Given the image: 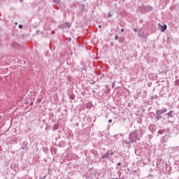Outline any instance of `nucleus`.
Masks as SVG:
<instances>
[{
    "label": "nucleus",
    "mask_w": 179,
    "mask_h": 179,
    "mask_svg": "<svg viewBox=\"0 0 179 179\" xmlns=\"http://www.w3.org/2000/svg\"><path fill=\"white\" fill-rule=\"evenodd\" d=\"M138 130H134L129 135V141L124 140V142L126 145H132V143H135L136 141H139V137L138 136Z\"/></svg>",
    "instance_id": "1"
},
{
    "label": "nucleus",
    "mask_w": 179,
    "mask_h": 179,
    "mask_svg": "<svg viewBox=\"0 0 179 179\" xmlns=\"http://www.w3.org/2000/svg\"><path fill=\"white\" fill-rule=\"evenodd\" d=\"M113 155H114V151H113V150H109L105 154L101 155V159H108L110 160V159L113 157Z\"/></svg>",
    "instance_id": "2"
},
{
    "label": "nucleus",
    "mask_w": 179,
    "mask_h": 179,
    "mask_svg": "<svg viewBox=\"0 0 179 179\" xmlns=\"http://www.w3.org/2000/svg\"><path fill=\"white\" fill-rule=\"evenodd\" d=\"M170 138V135L169 133H166L165 135L161 139V143H167L169 142V138Z\"/></svg>",
    "instance_id": "3"
},
{
    "label": "nucleus",
    "mask_w": 179,
    "mask_h": 179,
    "mask_svg": "<svg viewBox=\"0 0 179 179\" xmlns=\"http://www.w3.org/2000/svg\"><path fill=\"white\" fill-rule=\"evenodd\" d=\"M11 47L14 50H20V48H22V45H20V44L17 43V42H16V41L12 42Z\"/></svg>",
    "instance_id": "4"
},
{
    "label": "nucleus",
    "mask_w": 179,
    "mask_h": 179,
    "mask_svg": "<svg viewBox=\"0 0 179 179\" xmlns=\"http://www.w3.org/2000/svg\"><path fill=\"white\" fill-rule=\"evenodd\" d=\"M148 12H151V10H153V8L150 6H149V7H146V6L140 7V10H141V12H148Z\"/></svg>",
    "instance_id": "5"
},
{
    "label": "nucleus",
    "mask_w": 179,
    "mask_h": 179,
    "mask_svg": "<svg viewBox=\"0 0 179 179\" xmlns=\"http://www.w3.org/2000/svg\"><path fill=\"white\" fill-rule=\"evenodd\" d=\"M71 24L66 22L60 25L61 29H70Z\"/></svg>",
    "instance_id": "6"
},
{
    "label": "nucleus",
    "mask_w": 179,
    "mask_h": 179,
    "mask_svg": "<svg viewBox=\"0 0 179 179\" xmlns=\"http://www.w3.org/2000/svg\"><path fill=\"white\" fill-rule=\"evenodd\" d=\"M155 120H157V121H160L161 120H163V116L157 110H156Z\"/></svg>",
    "instance_id": "7"
},
{
    "label": "nucleus",
    "mask_w": 179,
    "mask_h": 179,
    "mask_svg": "<svg viewBox=\"0 0 179 179\" xmlns=\"http://www.w3.org/2000/svg\"><path fill=\"white\" fill-rule=\"evenodd\" d=\"M157 111L162 115L165 113H167V108H162V109H157Z\"/></svg>",
    "instance_id": "8"
},
{
    "label": "nucleus",
    "mask_w": 179,
    "mask_h": 179,
    "mask_svg": "<svg viewBox=\"0 0 179 179\" xmlns=\"http://www.w3.org/2000/svg\"><path fill=\"white\" fill-rule=\"evenodd\" d=\"M138 36L141 37V38H143V37H145V32L142 29L138 30Z\"/></svg>",
    "instance_id": "9"
},
{
    "label": "nucleus",
    "mask_w": 179,
    "mask_h": 179,
    "mask_svg": "<svg viewBox=\"0 0 179 179\" xmlns=\"http://www.w3.org/2000/svg\"><path fill=\"white\" fill-rule=\"evenodd\" d=\"M172 153H175L176 155H179V146L173 147L172 148Z\"/></svg>",
    "instance_id": "10"
},
{
    "label": "nucleus",
    "mask_w": 179,
    "mask_h": 179,
    "mask_svg": "<svg viewBox=\"0 0 179 179\" xmlns=\"http://www.w3.org/2000/svg\"><path fill=\"white\" fill-rule=\"evenodd\" d=\"M29 145V143L27 141H24L23 143L21 145L22 149H26L27 148V145Z\"/></svg>",
    "instance_id": "11"
},
{
    "label": "nucleus",
    "mask_w": 179,
    "mask_h": 179,
    "mask_svg": "<svg viewBox=\"0 0 179 179\" xmlns=\"http://www.w3.org/2000/svg\"><path fill=\"white\" fill-rule=\"evenodd\" d=\"M173 114H174V111L171 110L168 113H166V115H168V117H173Z\"/></svg>",
    "instance_id": "12"
},
{
    "label": "nucleus",
    "mask_w": 179,
    "mask_h": 179,
    "mask_svg": "<svg viewBox=\"0 0 179 179\" xmlns=\"http://www.w3.org/2000/svg\"><path fill=\"white\" fill-rule=\"evenodd\" d=\"M165 30H167V25L166 24H164L163 26H162V29H161V31L162 32H164Z\"/></svg>",
    "instance_id": "13"
},
{
    "label": "nucleus",
    "mask_w": 179,
    "mask_h": 179,
    "mask_svg": "<svg viewBox=\"0 0 179 179\" xmlns=\"http://www.w3.org/2000/svg\"><path fill=\"white\" fill-rule=\"evenodd\" d=\"M93 107V105L90 103H86V108H92Z\"/></svg>",
    "instance_id": "14"
},
{
    "label": "nucleus",
    "mask_w": 179,
    "mask_h": 179,
    "mask_svg": "<svg viewBox=\"0 0 179 179\" xmlns=\"http://www.w3.org/2000/svg\"><path fill=\"white\" fill-rule=\"evenodd\" d=\"M53 3H55L56 5H59L61 3L60 0H53Z\"/></svg>",
    "instance_id": "15"
},
{
    "label": "nucleus",
    "mask_w": 179,
    "mask_h": 179,
    "mask_svg": "<svg viewBox=\"0 0 179 179\" xmlns=\"http://www.w3.org/2000/svg\"><path fill=\"white\" fill-rule=\"evenodd\" d=\"M69 98H70L71 100H75V94H69Z\"/></svg>",
    "instance_id": "16"
},
{
    "label": "nucleus",
    "mask_w": 179,
    "mask_h": 179,
    "mask_svg": "<svg viewBox=\"0 0 179 179\" xmlns=\"http://www.w3.org/2000/svg\"><path fill=\"white\" fill-rule=\"evenodd\" d=\"M166 132V130H164V129H161L158 131V134L159 135H163V134H164Z\"/></svg>",
    "instance_id": "17"
},
{
    "label": "nucleus",
    "mask_w": 179,
    "mask_h": 179,
    "mask_svg": "<svg viewBox=\"0 0 179 179\" xmlns=\"http://www.w3.org/2000/svg\"><path fill=\"white\" fill-rule=\"evenodd\" d=\"M58 128H59V127L58 126V124H55V125H53L52 129H53L54 131H57V129H58Z\"/></svg>",
    "instance_id": "18"
},
{
    "label": "nucleus",
    "mask_w": 179,
    "mask_h": 179,
    "mask_svg": "<svg viewBox=\"0 0 179 179\" xmlns=\"http://www.w3.org/2000/svg\"><path fill=\"white\" fill-rule=\"evenodd\" d=\"M175 83H176V85L177 86H179V80H176L175 81Z\"/></svg>",
    "instance_id": "19"
},
{
    "label": "nucleus",
    "mask_w": 179,
    "mask_h": 179,
    "mask_svg": "<svg viewBox=\"0 0 179 179\" xmlns=\"http://www.w3.org/2000/svg\"><path fill=\"white\" fill-rule=\"evenodd\" d=\"M81 71H87L86 66H83V67L81 68Z\"/></svg>",
    "instance_id": "20"
},
{
    "label": "nucleus",
    "mask_w": 179,
    "mask_h": 179,
    "mask_svg": "<svg viewBox=\"0 0 179 179\" xmlns=\"http://www.w3.org/2000/svg\"><path fill=\"white\" fill-rule=\"evenodd\" d=\"M18 27H19V29H23V25L19 24V25H18Z\"/></svg>",
    "instance_id": "21"
},
{
    "label": "nucleus",
    "mask_w": 179,
    "mask_h": 179,
    "mask_svg": "<svg viewBox=\"0 0 179 179\" xmlns=\"http://www.w3.org/2000/svg\"><path fill=\"white\" fill-rule=\"evenodd\" d=\"M82 8H83V9L81 10V12H83V10H85V5H83Z\"/></svg>",
    "instance_id": "22"
},
{
    "label": "nucleus",
    "mask_w": 179,
    "mask_h": 179,
    "mask_svg": "<svg viewBox=\"0 0 179 179\" xmlns=\"http://www.w3.org/2000/svg\"><path fill=\"white\" fill-rule=\"evenodd\" d=\"M108 17H113V15H111V13H108Z\"/></svg>",
    "instance_id": "23"
},
{
    "label": "nucleus",
    "mask_w": 179,
    "mask_h": 179,
    "mask_svg": "<svg viewBox=\"0 0 179 179\" xmlns=\"http://www.w3.org/2000/svg\"><path fill=\"white\" fill-rule=\"evenodd\" d=\"M118 38H120L119 36H118V35H116V36H115V40H118Z\"/></svg>",
    "instance_id": "24"
},
{
    "label": "nucleus",
    "mask_w": 179,
    "mask_h": 179,
    "mask_svg": "<svg viewBox=\"0 0 179 179\" xmlns=\"http://www.w3.org/2000/svg\"><path fill=\"white\" fill-rule=\"evenodd\" d=\"M150 99V100H153V99H155V96H151Z\"/></svg>",
    "instance_id": "25"
},
{
    "label": "nucleus",
    "mask_w": 179,
    "mask_h": 179,
    "mask_svg": "<svg viewBox=\"0 0 179 179\" xmlns=\"http://www.w3.org/2000/svg\"><path fill=\"white\" fill-rule=\"evenodd\" d=\"M108 122H110V123L113 122V120L110 119V120H108Z\"/></svg>",
    "instance_id": "26"
},
{
    "label": "nucleus",
    "mask_w": 179,
    "mask_h": 179,
    "mask_svg": "<svg viewBox=\"0 0 179 179\" xmlns=\"http://www.w3.org/2000/svg\"><path fill=\"white\" fill-rule=\"evenodd\" d=\"M134 31H138V29H134Z\"/></svg>",
    "instance_id": "27"
},
{
    "label": "nucleus",
    "mask_w": 179,
    "mask_h": 179,
    "mask_svg": "<svg viewBox=\"0 0 179 179\" xmlns=\"http://www.w3.org/2000/svg\"><path fill=\"white\" fill-rule=\"evenodd\" d=\"M117 166H121V163H117Z\"/></svg>",
    "instance_id": "28"
},
{
    "label": "nucleus",
    "mask_w": 179,
    "mask_h": 179,
    "mask_svg": "<svg viewBox=\"0 0 179 179\" xmlns=\"http://www.w3.org/2000/svg\"><path fill=\"white\" fill-rule=\"evenodd\" d=\"M121 31H122V32H124V29H121Z\"/></svg>",
    "instance_id": "29"
},
{
    "label": "nucleus",
    "mask_w": 179,
    "mask_h": 179,
    "mask_svg": "<svg viewBox=\"0 0 179 179\" xmlns=\"http://www.w3.org/2000/svg\"><path fill=\"white\" fill-rule=\"evenodd\" d=\"M114 83H113V85H112V87H114Z\"/></svg>",
    "instance_id": "30"
},
{
    "label": "nucleus",
    "mask_w": 179,
    "mask_h": 179,
    "mask_svg": "<svg viewBox=\"0 0 179 179\" xmlns=\"http://www.w3.org/2000/svg\"><path fill=\"white\" fill-rule=\"evenodd\" d=\"M20 2H23V0H20Z\"/></svg>",
    "instance_id": "31"
},
{
    "label": "nucleus",
    "mask_w": 179,
    "mask_h": 179,
    "mask_svg": "<svg viewBox=\"0 0 179 179\" xmlns=\"http://www.w3.org/2000/svg\"><path fill=\"white\" fill-rule=\"evenodd\" d=\"M99 27H101V25H99Z\"/></svg>",
    "instance_id": "32"
},
{
    "label": "nucleus",
    "mask_w": 179,
    "mask_h": 179,
    "mask_svg": "<svg viewBox=\"0 0 179 179\" xmlns=\"http://www.w3.org/2000/svg\"><path fill=\"white\" fill-rule=\"evenodd\" d=\"M116 169H118V166H116Z\"/></svg>",
    "instance_id": "33"
},
{
    "label": "nucleus",
    "mask_w": 179,
    "mask_h": 179,
    "mask_svg": "<svg viewBox=\"0 0 179 179\" xmlns=\"http://www.w3.org/2000/svg\"><path fill=\"white\" fill-rule=\"evenodd\" d=\"M155 97H157V96L155 95Z\"/></svg>",
    "instance_id": "34"
},
{
    "label": "nucleus",
    "mask_w": 179,
    "mask_h": 179,
    "mask_svg": "<svg viewBox=\"0 0 179 179\" xmlns=\"http://www.w3.org/2000/svg\"><path fill=\"white\" fill-rule=\"evenodd\" d=\"M116 136H115V138Z\"/></svg>",
    "instance_id": "35"
},
{
    "label": "nucleus",
    "mask_w": 179,
    "mask_h": 179,
    "mask_svg": "<svg viewBox=\"0 0 179 179\" xmlns=\"http://www.w3.org/2000/svg\"><path fill=\"white\" fill-rule=\"evenodd\" d=\"M169 122H171L169 121Z\"/></svg>",
    "instance_id": "36"
},
{
    "label": "nucleus",
    "mask_w": 179,
    "mask_h": 179,
    "mask_svg": "<svg viewBox=\"0 0 179 179\" xmlns=\"http://www.w3.org/2000/svg\"><path fill=\"white\" fill-rule=\"evenodd\" d=\"M84 1H86V0H84Z\"/></svg>",
    "instance_id": "37"
}]
</instances>
